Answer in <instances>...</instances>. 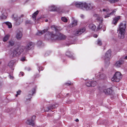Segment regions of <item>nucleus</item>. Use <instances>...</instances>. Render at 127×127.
I'll list each match as a JSON object with an SVG mask.
<instances>
[{"mask_svg": "<svg viewBox=\"0 0 127 127\" xmlns=\"http://www.w3.org/2000/svg\"><path fill=\"white\" fill-rule=\"evenodd\" d=\"M72 5H74L76 7L86 10H92L95 8V6L91 3H87L85 2H74L71 4Z\"/></svg>", "mask_w": 127, "mask_h": 127, "instance_id": "1", "label": "nucleus"}, {"mask_svg": "<svg viewBox=\"0 0 127 127\" xmlns=\"http://www.w3.org/2000/svg\"><path fill=\"white\" fill-rule=\"evenodd\" d=\"M126 28V23L125 22L121 23L119 26L118 32L119 33L118 37L120 39H123L125 37V33Z\"/></svg>", "mask_w": 127, "mask_h": 127, "instance_id": "2", "label": "nucleus"}, {"mask_svg": "<svg viewBox=\"0 0 127 127\" xmlns=\"http://www.w3.org/2000/svg\"><path fill=\"white\" fill-rule=\"evenodd\" d=\"M122 76L121 74L119 72H116L112 78V80L114 82H118L121 79Z\"/></svg>", "mask_w": 127, "mask_h": 127, "instance_id": "3", "label": "nucleus"}, {"mask_svg": "<svg viewBox=\"0 0 127 127\" xmlns=\"http://www.w3.org/2000/svg\"><path fill=\"white\" fill-rule=\"evenodd\" d=\"M57 35L53 34L52 32L51 34L52 37L53 38L54 40H56L58 39H64L66 38V36L65 35L62 34L60 33H56Z\"/></svg>", "mask_w": 127, "mask_h": 127, "instance_id": "4", "label": "nucleus"}, {"mask_svg": "<svg viewBox=\"0 0 127 127\" xmlns=\"http://www.w3.org/2000/svg\"><path fill=\"white\" fill-rule=\"evenodd\" d=\"M111 51L109 50L107 51L106 53L105 56L103 58L105 62H107V64L109 65V61L111 58Z\"/></svg>", "mask_w": 127, "mask_h": 127, "instance_id": "5", "label": "nucleus"}, {"mask_svg": "<svg viewBox=\"0 0 127 127\" xmlns=\"http://www.w3.org/2000/svg\"><path fill=\"white\" fill-rule=\"evenodd\" d=\"M36 119V116H33L31 119H28L26 121V124L29 125L33 126L35 125L34 121Z\"/></svg>", "mask_w": 127, "mask_h": 127, "instance_id": "6", "label": "nucleus"}, {"mask_svg": "<svg viewBox=\"0 0 127 127\" xmlns=\"http://www.w3.org/2000/svg\"><path fill=\"white\" fill-rule=\"evenodd\" d=\"M33 47V43L32 42H29L25 46H24V51L27 52L29 50L31 49Z\"/></svg>", "mask_w": 127, "mask_h": 127, "instance_id": "7", "label": "nucleus"}, {"mask_svg": "<svg viewBox=\"0 0 127 127\" xmlns=\"http://www.w3.org/2000/svg\"><path fill=\"white\" fill-rule=\"evenodd\" d=\"M17 48L16 54H18V55H19L24 51V46L18 45L17 47L16 46Z\"/></svg>", "mask_w": 127, "mask_h": 127, "instance_id": "8", "label": "nucleus"}, {"mask_svg": "<svg viewBox=\"0 0 127 127\" xmlns=\"http://www.w3.org/2000/svg\"><path fill=\"white\" fill-rule=\"evenodd\" d=\"M106 77V75L103 73L99 72L95 75V78L96 79H104Z\"/></svg>", "mask_w": 127, "mask_h": 127, "instance_id": "9", "label": "nucleus"}, {"mask_svg": "<svg viewBox=\"0 0 127 127\" xmlns=\"http://www.w3.org/2000/svg\"><path fill=\"white\" fill-rule=\"evenodd\" d=\"M24 15H21L20 16H17L16 17V25H19L23 21L22 18L24 17Z\"/></svg>", "mask_w": 127, "mask_h": 127, "instance_id": "10", "label": "nucleus"}, {"mask_svg": "<svg viewBox=\"0 0 127 127\" xmlns=\"http://www.w3.org/2000/svg\"><path fill=\"white\" fill-rule=\"evenodd\" d=\"M21 30L22 29H21L20 31H17L16 32V39H20L22 37L23 33Z\"/></svg>", "mask_w": 127, "mask_h": 127, "instance_id": "11", "label": "nucleus"}, {"mask_svg": "<svg viewBox=\"0 0 127 127\" xmlns=\"http://www.w3.org/2000/svg\"><path fill=\"white\" fill-rule=\"evenodd\" d=\"M85 30V28H83L79 30H78L75 32L74 34L75 35H79L83 33Z\"/></svg>", "mask_w": 127, "mask_h": 127, "instance_id": "12", "label": "nucleus"}, {"mask_svg": "<svg viewBox=\"0 0 127 127\" xmlns=\"http://www.w3.org/2000/svg\"><path fill=\"white\" fill-rule=\"evenodd\" d=\"M1 15L0 16V18L2 19H5L6 18L7 15L6 11L5 10H3L1 11Z\"/></svg>", "mask_w": 127, "mask_h": 127, "instance_id": "13", "label": "nucleus"}, {"mask_svg": "<svg viewBox=\"0 0 127 127\" xmlns=\"http://www.w3.org/2000/svg\"><path fill=\"white\" fill-rule=\"evenodd\" d=\"M121 16H118L116 17H115L113 19L112 21V23L113 24L116 25L118 22V20L121 18Z\"/></svg>", "mask_w": 127, "mask_h": 127, "instance_id": "14", "label": "nucleus"}, {"mask_svg": "<svg viewBox=\"0 0 127 127\" xmlns=\"http://www.w3.org/2000/svg\"><path fill=\"white\" fill-rule=\"evenodd\" d=\"M103 92L106 95H110L112 92V90L110 88H108L104 90Z\"/></svg>", "mask_w": 127, "mask_h": 127, "instance_id": "15", "label": "nucleus"}, {"mask_svg": "<svg viewBox=\"0 0 127 127\" xmlns=\"http://www.w3.org/2000/svg\"><path fill=\"white\" fill-rule=\"evenodd\" d=\"M35 91V89H33L32 91L30 92L29 94L30 95V97L28 98L27 99V101H26V103H27V101H30V99L31 98V95H32L33 94H34Z\"/></svg>", "mask_w": 127, "mask_h": 127, "instance_id": "16", "label": "nucleus"}, {"mask_svg": "<svg viewBox=\"0 0 127 127\" xmlns=\"http://www.w3.org/2000/svg\"><path fill=\"white\" fill-rule=\"evenodd\" d=\"M116 11V9L114 10L111 12L107 14L104 16V18H106L110 17V15H113L115 14Z\"/></svg>", "mask_w": 127, "mask_h": 127, "instance_id": "17", "label": "nucleus"}, {"mask_svg": "<svg viewBox=\"0 0 127 127\" xmlns=\"http://www.w3.org/2000/svg\"><path fill=\"white\" fill-rule=\"evenodd\" d=\"M48 10L50 11H55L57 10V8L55 6L52 5L49 7Z\"/></svg>", "mask_w": 127, "mask_h": 127, "instance_id": "18", "label": "nucleus"}, {"mask_svg": "<svg viewBox=\"0 0 127 127\" xmlns=\"http://www.w3.org/2000/svg\"><path fill=\"white\" fill-rule=\"evenodd\" d=\"M123 62L122 61H119L116 62L115 64V66L117 67H119L123 64Z\"/></svg>", "mask_w": 127, "mask_h": 127, "instance_id": "19", "label": "nucleus"}, {"mask_svg": "<svg viewBox=\"0 0 127 127\" xmlns=\"http://www.w3.org/2000/svg\"><path fill=\"white\" fill-rule=\"evenodd\" d=\"M57 104H56L55 105H51L48 107V110L49 111L51 109H53L55 108L57 106Z\"/></svg>", "mask_w": 127, "mask_h": 127, "instance_id": "20", "label": "nucleus"}, {"mask_svg": "<svg viewBox=\"0 0 127 127\" xmlns=\"http://www.w3.org/2000/svg\"><path fill=\"white\" fill-rule=\"evenodd\" d=\"M51 27L52 29H54L55 30V31L57 32H58L60 31V30L59 29V27L56 26L55 25H53Z\"/></svg>", "mask_w": 127, "mask_h": 127, "instance_id": "21", "label": "nucleus"}, {"mask_svg": "<svg viewBox=\"0 0 127 127\" xmlns=\"http://www.w3.org/2000/svg\"><path fill=\"white\" fill-rule=\"evenodd\" d=\"M89 28L93 31L95 30L96 29V26L93 24H91L89 25Z\"/></svg>", "mask_w": 127, "mask_h": 127, "instance_id": "22", "label": "nucleus"}, {"mask_svg": "<svg viewBox=\"0 0 127 127\" xmlns=\"http://www.w3.org/2000/svg\"><path fill=\"white\" fill-rule=\"evenodd\" d=\"M96 16H97V20L99 22V23H102V17L99 16L97 15H95Z\"/></svg>", "mask_w": 127, "mask_h": 127, "instance_id": "23", "label": "nucleus"}, {"mask_svg": "<svg viewBox=\"0 0 127 127\" xmlns=\"http://www.w3.org/2000/svg\"><path fill=\"white\" fill-rule=\"evenodd\" d=\"M9 35H6L3 38V41L4 42L6 41L9 38Z\"/></svg>", "mask_w": 127, "mask_h": 127, "instance_id": "24", "label": "nucleus"}, {"mask_svg": "<svg viewBox=\"0 0 127 127\" xmlns=\"http://www.w3.org/2000/svg\"><path fill=\"white\" fill-rule=\"evenodd\" d=\"M38 11H37L36 12H35L33 14L32 17L34 19V20H35L36 18V16L37 14H38Z\"/></svg>", "mask_w": 127, "mask_h": 127, "instance_id": "25", "label": "nucleus"}, {"mask_svg": "<svg viewBox=\"0 0 127 127\" xmlns=\"http://www.w3.org/2000/svg\"><path fill=\"white\" fill-rule=\"evenodd\" d=\"M4 23L8 26L9 28H11L12 27V25L10 23L7 22Z\"/></svg>", "mask_w": 127, "mask_h": 127, "instance_id": "26", "label": "nucleus"}, {"mask_svg": "<svg viewBox=\"0 0 127 127\" xmlns=\"http://www.w3.org/2000/svg\"><path fill=\"white\" fill-rule=\"evenodd\" d=\"M91 81L87 82L86 83V85L88 87L91 86Z\"/></svg>", "mask_w": 127, "mask_h": 127, "instance_id": "27", "label": "nucleus"}, {"mask_svg": "<svg viewBox=\"0 0 127 127\" xmlns=\"http://www.w3.org/2000/svg\"><path fill=\"white\" fill-rule=\"evenodd\" d=\"M14 64V62L13 61H11L9 63L8 65L10 67H11L13 66Z\"/></svg>", "mask_w": 127, "mask_h": 127, "instance_id": "28", "label": "nucleus"}, {"mask_svg": "<svg viewBox=\"0 0 127 127\" xmlns=\"http://www.w3.org/2000/svg\"><path fill=\"white\" fill-rule=\"evenodd\" d=\"M47 31V30H44L42 31L39 32L38 33H37V34L38 35H40V34H41L44 32H46Z\"/></svg>", "mask_w": 127, "mask_h": 127, "instance_id": "29", "label": "nucleus"}, {"mask_svg": "<svg viewBox=\"0 0 127 127\" xmlns=\"http://www.w3.org/2000/svg\"><path fill=\"white\" fill-rule=\"evenodd\" d=\"M70 53V52H67L66 53V55L67 56H68L69 57H70L71 58V59H74V57L72 56L71 55H69L68 54Z\"/></svg>", "mask_w": 127, "mask_h": 127, "instance_id": "30", "label": "nucleus"}, {"mask_svg": "<svg viewBox=\"0 0 127 127\" xmlns=\"http://www.w3.org/2000/svg\"><path fill=\"white\" fill-rule=\"evenodd\" d=\"M61 20L62 21L64 22H67V19L65 17H63L61 18Z\"/></svg>", "mask_w": 127, "mask_h": 127, "instance_id": "31", "label": "nucleus"}, {"mask_svg": "<svg viewBox=\"0 0 127 127\" xmlns=\"http://www.w3.org/2000/svg\"><path fill=\"white\" fill-rule=\"evenodd\" d=\"M77 24V21L76 20H74L72 22V26H76Z\"/></svg>", "mask_w": 127, "mask_h": 127, "instance_id": "32", "label": "nucleus"}, {"mask_svg": "<svg viewBox=\"0 0 127 127\" xmlns=\"http://www.w3.org/2000/svg\"><path fill=\"white\" fill-rule=\"evenodd\" d=\"M97 44L99 45H102V42L101 40L99 39H98L97 41Z\"/></svg>", "mask_w": 127, "mask_h": 127, "instance_id": "33", "label": "nucleus"}, {"mask_svg": "<svg viewBox=\"0 0 127 127\" xmlns=\"http://www.w3.org/2000/svg\"><path fill=\"white\" fill-rule=\"evenodd\" d=\"M97 84V82L96 81H94L93 82H91V86L95 87Z\"/></svg>", "mask_w": 127, "mask_h": 127, "instance_id": "34", "label": "nucleus"}, {"mask_svg": "<svg viewBox=\"0 0 127 127\" xmlns=\"http://www.w3.org/2000/svg\"><path fill=\"white\" fill-rule=\"evenodd\" d=\"M119 0H109V1L111 3H114L117 2Z\"/></svg>", "mask_w": 127, "mask_h": 127, "instance_id": "35", "label": "nucleus"}, {"mask_svg": "<svg viewBox=\"0 0 127 127\" xmlns=\"http://www.w3.org/2000/svg\"><path fill=\"white\" fill-rule=\"evenodd\" d=\"M14 42L12 41H10L9 42V45L10 46H12L14 45Z\"/></svg>", "mask_w": 127, "mask_h": 127, "instance_id": "36", "label": "nucleus"}, {"mask_svg": "<svg viewBox=\"0 0 127 127\" xmlns=\"http://www.w3.org/2000/svg\"><path fill=\"white\" fill-rule=\"evenodd\" d=\"M11 55L12 56H13L14 57L16 55V51L15 50L13 52H12L11 54Z\"/></svg>", "mask_w": 127, "mask_h": 127, "instance_id": "37", "label": "nucleus"}, {"mask_svg": "<svg viewBox=\"0 0 127 127\" xmlns=\"http://www.w3.org/2000/svg\"><path fill=\"white\" fill-rule=\"evenodd\" d=\"M20 60L22 61H26L25 57H23L21 58Z\"/></svg>", "mask_w": 127, "mask_h": 127, "instance_id": "38", "label": "nucleus"}, {"mask_svg": "<svg viewBox=\"0 0 127 127\" xmlns=\"http://www.w3.org/2000/svg\"><path fill=\"white\" fill-rule=\"evenodd\" d=\"M21 92V90H19L16 92V97L17 96V95H19L20 94Z\"/></svg>", "mask_w": 127, "mask_h": 127, "instance_id": "39", "label": "nucleus"}, {"mask_svg": "<svg viewBox=\"0 0 127 127\" xmlns=\"http://www.w3.org/2000/svg\"><path fill=\"white\" fill-rule=\"evenodd\" d=\"M25 23L26 25L29 24L31 23V22L30 21L27 20L26 21Z\"/></svg>", "mask_w": 127, "mask_h": 127, "instance_id": "40", "label": "nucleus"}, {"mask_svg": "<svg viewBox=\"0 0 127 127\" xmlns=\"http://www.w3.org/2000/svg\"><path fill=\"white\" fill-rule=\"evenodd\" d=\"M103 11H106V12H109V9H103Z\"/></svg>", "mask_w": 127, "mask_h": 127, "instance_id": "41", "label": "nucleus"}, {"mask_svg": "<svg viewBox=\"0 0 127 127\" xmlns=\"http://www.w3.org/2000/svg\"><path fill=\"white\" fill-rule=\"evenodd\" d=\"M14 15H13L12 16V19L14 20L15 21L16 19H15V17L14 16Z\"/></svg>", "mask_w": 127, "mask_h": 127, "instance_id": "42", "label": "nucleus"}, {"mask_svg": "<svg viewBox=\"0 0 127 127\" xmlns=\"http://www.w3.org/2000/svg\"><path fill=\"white\" fill-rule=\"evenodd\" d=\"M65 84L67 86H69L71 84V83L70 82H69V83H65Z\"/></svg>", "mask_w": 127, "mask_h": 127, "instance_id": "43", "label": "nucleus"}, {"mask_svg": "<svg viewBox=\"0 0 127 127\" xmlns=\"http://www.w3.org/2000/svg\"><path fill=\"white\" fill-rule=\"evenodd\" d=\"M24 73L23 72H21L19 74V76H23L24 75Z\"/></svg>", "mask_w": 127, "mask_h": 127, "instance_id": "44", "label": "nucleus"}, {"mask_svg": "<svg viewBox=\"0 0 127 127\" xmlns=\"http://www.w3.org/2000/svg\"><path fill=\"white\" fill-rule=\"evenodd\" d=\"M100 25H98V26L97 29L98 30H99L101 27H102V26H101V25H100V24H99Z\"/></svg>", "mask_w": 127, "mask_h": 127, "instance_id": "45", "label": "nucleus"}, {"mask_svg": "<svg viewBox=\"0 0 127 127\" xmlns=\"http://www.w3.org/2000/svg\"><path fill=\"white\" fill-rule=\"evenodd\" d=\"M9 78L11 79H13V77L11 75H9Z\"/></svg>", "mask_w": 127, "mask_h": 127, "instance_id": "46", "label": "nucleus"}, {"mask_svg": "<svg viewBox=\"0 0 127 127\" xmlns=\"http://www.w3.org/2000/svg\"><path fill=\"white\" fill-rule=\"evenodd\" d=\"M26 69L27 71H29L31 70V69L30 67H28L26 68Z\"/></svg>", "mask_w": 127, "mask_h": 127, "instance_id": "47", "label": "nucleus"}, {"mask_svg": "<svg viewBox=\"0 0 127 127\" xmlns=\"http://www.w3.org/2000/svg\"><path fill=\"white\" fill-rule=\"evenodd\" d=\"M123 59L127 60V56H126L125 57H123L122 58V59Z\"/></svg>", "mask_w": 127, "mask_h": 127, "instance_id": "48", "label": "nucleus"}, {"mask_svg": "<svg viewBox=\"0 0 127 127\" xmlns=\"http://www.w3.org/2000/svg\"><path fill=\"white\" fill-rule=\"evenodd\" d=\"M103 28V31H104L105 30L106 27H105L104 26H103V28Z\"/></svg>", "mask_w": 127, "mask_h": 127, "instance_id": "49", "label": "nucleus"}, {"mask_svg": "<svg viewBox=\"0 0 127 127\" xmlns=\"http://www.w3.org/2000/svg\"><path fill=\"white\" fill-rule=\"evenodd\" d=\"M94 37L95 38H96L97 37V35L96 34H95L94 35Z\"/></svg>", "mask_w": 127, "mask_h": 127, "instance_id": "50", "label": "nucleus"}, {"mask_svg": "<svg viewBox=\"0 0 127 127\" xmlns=\"http://www.w3.org/2000/svg\"><path fill=\"white\" fill-rule=\"evenodd\" d=\"M81 17L82 18H83L84 17V16L83 14H81L80 15Z\"/></svg>", "mask_w": 127, "mask_h": 127, "instance_id": "51", "label": "nucleus"}, {"mask_svg": "<svg viewBox=\"0 0 127 127\" xmlns=\"http://www.w3.org/2000/svg\"><path fill=\"white\" fill-rule=\"evenodd\" d=\"M49 53H50L49 52H47L46 54H45V56H47L49 55V54H48Z\"/></svg>", "mask_w": 127, "mask_h": 127, "instance_id": "52", "label": "nucleus"}, {"mask_svg": "<svg viewBox=\"0 0 127 127\" xmlns=\"http://www.w3.org/2000/svg\"><path fill=\"white\" fill-rule=\"evenodd\" d=\"M41 67H39V70H38L39 71L40 70H43V69L42 68L41 69H40V68H41Z\"/></svg>", "mask_w": 127, "mask_h": 127, "instance_id": "53", "label": "nucleus"}, {"mask_svg": "<svg viewBox=\"0 0 127 127\" xmlns=\"http://www.w3.org/2000/svg\"><path fill=\"white\" fill-rule=\"evenodd\" d=\"M71 102V101L70 100V101L69 102L68 101H67V103H70Z\"/></svg>", "mask_w": 127, "mask_h": 127, "instance_id": "54", "label": "nucleus"}, {"mask_svg": "<svg viewBox=\"0 0 127 127\" xmlns=\"http://www.w3.org/2000/svg\"><path fill=\"white\" fill-rule=\"evenodd\" d=\"M75 121L76 122H78L79 121V120L77 119L75 120Z\"/></svg>", "mask_w": 127, "mask_h": 127, "instance_id": "55", "label": "nucleus"}, {"mask_svg": "<svg viewBox=\"0 0 127 127\" xmlns=\"http://www.w3.org/2000/svg\"><path fill=\"white\" fill-rule=\"evenodd\" d=\"M41 43V41H38V44H39Z\"/></svg>", "mask_w": 127, "mask_h": 127, "instance_id": "56", "label": "nucleus"}, {"mask_svg": "<svg viewBox=\"0 0 127 127\" xmlns=\"http://www.w3.org/2000/svg\"><path fill=\"white\" fill-rule=\"evenodd\" d=\"M48 21V19H46L45 20V22H47Z\"/></svg>", "mask_w": 127, "mask_h": 127, "instance_id": "57", "label": "nucleus"}, {"mask_svg": "<svg viewBox=\"0 0 127 127\" xmlns=\"http://www.w3.org/2000/svg\"><path fill=\"white\" fill-rule=\"evenodd\" d=\"M11 0V1H13L14 0Z\"/></svg>", "mask_w": 127, "mask_h": 127, "instance_id": "58", "label": "nucleus"}]
</instances>
